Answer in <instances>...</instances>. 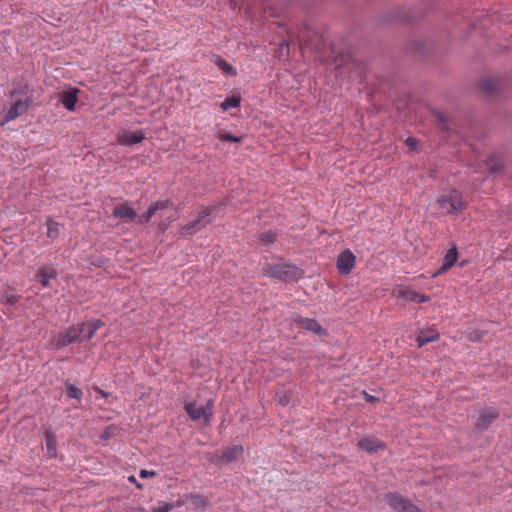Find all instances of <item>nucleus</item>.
<instances>
[{"label":"nucleus","instance_id":"15","mask_svg":"<svg viewBox=\"0 0 512 512\" xmlns=\"http://www.w3.org/2000/svg\"><path fill=\"white\" fill-rule=\"evenodd\" d=\"M457 259H458L457 248L456 247L450 248L444 256L442 266L436 273H434L433 276L435 277V276H438V275L446 272L448 269H450L451 267L454 266Z\"/></svg>","mask_w":512,"mask_h":512},{"label":"nucleus","instance_id":"41","mask_svg":"<svg viewBox=\"0 0 512 512\" xmlns=\"http://www.w3.org/2000/svg\"><path fill=\"white\" fill-rule=\"evenodd\" d=\"M438 120L444 122V117L442 114H437Z\"/></svg>","mask_w":512,"mask_h":512},{"label":"nucleus","instance_id":"13","mask_svg":"<svg viewBox=\"0 0 512 512\" xmlns=\"http://www.w3.org/2000/svg\"><path fill=\"white\" fill-rule=\"evenodd\" d=\"M58 276V272L53 267H42L40 268L36 275L35 279L39 281L43 287L50 286V280L56 279Z\"/></svg>","mask_w":512,"mask_h":512},{"label":"nucleus","instance_id":"4","mask_svg":"<svg viewBox=\"0 0 512 512\" xmlns=\"http://www.w3.org/2000/svg\"><path fill=\"white\" fill-rule=\"evenodd\" d=\"M384 500L395 512H423L408 498L402 497L397 493H387L384 496Z\"/></svg>","mask_w":512,"mask_h":512},{"label":"nucleus","instance_id":"35","mask_svg":"<svg viewBox=\"0 0 512 512\" xmlns=\"http://www.w3.org/2000/svg\"><path fill=\"white\" fill-rule=\"evenodd\" d=\"M151 218H152V215L148 214V212L145 211L143 214H141L139 216L138 222L141 224L148 223Z\"/></svg>","mask_w":512,"mask_h":512},{"label":"nucleus","instance_id":"16","mask_svg":"<svg viewBox=\"0 0 512 512\" xmlns=\"http://www.w3.org/2000/svg\"><path fill=\"white\" fill-rule=\"evenodd\" d=\"M438 338V331L435 328L431 327L425 330H421L416 337V342L418 344V347H422L430 342L438 340Z\"/></svg>","mask_w":512,"mask_h":512},{"label":"nucleus","instance_id":"43","mask_svg":"<svg viewBox=\"0 0 512 512\" xmlns=\"http://www.w3.org/2000/svg\"><path fill=\"white\" fill-rule=\"evenodd\" d=\"M103 396H105V392H103L102 390H98Z\"/></svg>","mask_w":512,"mask_h":512},{"label":"nucleus","instance_id":"3","mask_svg":"<svg viewBox=\"0 0 512 512\" xmlns=\"http://www.w3.org/2000/svg\"><path fill=\"white\" fill-rule=\"evenodd\" d=\"M185 411L188 416L194 420H203L205 424H209L213 417V400H208L205 406L198 407L196 402H188L185 404Z\"/></svg>","mask_w":512,"mask_h":512},{"label":"nucleus","instance_id":"32","mask_svg":"<svg viewBox=\"0 0 512 512\" xmlns=\"http://www.w3.org/2000/svg\"><path fill=\"white\" fill-rule=\"evenodd\" d=\"M219 139L222 141H229V142H240L241 141L240 137L234 136L229 133L220 134Z\"/></svg>","mask_w":512,"mask_h":512},{"label":"nucleus","instance_id":"42","mask_svg":"<svg viewBox=\"0 0 512 512\" xmlns=\"http://www.w3.org/2000/svg\"><path fill=\"white\" fill-rule=\"evenodd\" d=\"M498 169H499V166H491V167H490V170H491L492 172H495V171H497Z\"/></svg>","mask_w":512,"mask_h":512},{"label":"nucleus","instance_id":"40","mask_svg":"<svg viewBox=\"0 0 512 512\" xmlns=\"http://www.w3.org/2000/svg\"><path fill=\"white\" fill-rule=\"evenodd\" d=\"M146 211L148 212V214H150L152 216L155 215L156 210H155V207H154L153 203H151L149 205V207H148V209Z\"/></svg>","mask_w":512,"mask_h":512},{"label":"nucleus","instance_id":"7","mask_svg":"<svg viewBox=\"0 0 512 512\" xmlns=\"http://www.w3.org/2000/svg\"><path fill=\"white\" fill-rule=\"evenodd\" d=\"M356 257L351 250L342 251L337 258V269L342 275H348L354 268Z\"/></svg>","mask_w":512,"mask_h":512},{"label":"nucleus","instance_id":"11","mask_svg":"<svg viewBox=\"0 0 512 512\" xmlns=\"http://www.w3.org/2000/svg\"><path fill=\"white\" fill-rule=\"evenodd\" d=\"M294 323L300 326L301 328L307 331H311L317 335L325 334V330L315 319L298 316L294 319Z\"/></svg>","mask_w":512,"mask_h":512},{"label":"nucleus","instance_id":"30","mask_svg":"<svg viewBox=\"0 0 512 512\" xmlns=\"http://www.w3.org/2000/svg\"><path fill=\"white\" fill-rule=\"evenodd\" d=\"M483 336L484 332L474 330L468 333L467 338L471 342H479L482 340Z\"/></svg>","mask_w":512,"mask_h":512},{"label":"nucleus","instance_id":"12","mask_svg":"<svg viewBox=\"0 0 512 512\" xmlns=\"http://www.w3.org/2000/svg\"><path fill=\"white\" fill-rule=\"evenodd\" d=\"M112 215L115 218L123 220H133L136 218V211L130 206L129 202L125 201L113 209Z\"/></svg>","mask_w":512,"mask_h":512},{"label":"nucleus","instance_id":"21","mask_svg":"<svg viewBox=\"0 0 512 512\" xmlns=\"http://www.w3.org/2000/svg\"><path fill=\"white\" fill-rule=\"evenodd\" d=\"M244 449L241 445H234L232 447H228L223 451L222 458L226 462H232L237 459L243 453Z\"/></svg>","mask_w":512,"mask_h":512},{"label":"nucleus","instance_id":"24","mask_svg":"<svg viewBox=\"0 0 512 512\" xmlns=\"http://www.w3.org/2000/svg\"><path fill=\"white\" fill-rule=\"evenodd\" d=\"M240 101H241L240 96L233 95V96L227 97L221 103V108L224 111L229 110L230 108H236L240 105Z\"/></svg>","mask_w":512,"mask_h":512},{"label":"nucleus","instance_id":"33","mask_svg":"<svg viewBox=\"0 0 512 512\" xmlns=\"http://www.w3.org/2000/svg\"><path fill=\"white\" fill-rule=\"evenodd\" d=\"M173 508V505L160 503L159 507L153 508L152 512H169Z\"/></svg>","mask_w":512,"mask_h":512},{"label":"nucleus","instance_id":"26","mask_svg":"<svg viewBox=\"0 0 512 512\" xmlns=\"http://www.w3.org/2000/svg\"><path fill=\"white\" fill-rule=\"evenodd\" d=\"M216 64L222 71L229 75L235 76L237 74L233 66H231L229 63H227L225 60L219 57L217 58Z\"/></svg>","mask_w":512,"mask_h":512},{"label":"nucleus","instance_id":"10","mask_svg":"<svg viewBox=\"0 0 512 512\" xmlns=\"http://www.w3.org/2000/svg\"><path fill=\"white\" fill-rule=\"evenodd\" d=\"M499 412L494 408H487L483 410L476 421V428L479 430H487L490 424L497 419Z\"/></svg>","mask_w":512,"mask_h":512},{"label":"nucleus","instance_id":"5","mask_svg":"<svg viewBox=\"0 0 512 512\" xmlns=\"http://www.w3.org/2000/svg\"><path fill=\"white\" fill-rule=\"evenodd\" d=\"M81 330L78 325H73L60 331L53 338V344L56 348H63L75 342H80Z\"/></svg>","mask_w":512,"mask_h":512},{"label":"nucleus","instance_id":"36","mask_svg":"<svg viewBox=\"0 0 512 512\" xmlns=\"http://www.w3.org/2000/svg\"><path fill=\"white\" fill-rule=\"evenodd\" d=\"M482 87L485 91L487 92H492L493 88H494V82L493 81H484L482 83Z\"/></svg>","mask_w":512,"mask_h":512},{"label":"nucleus","instance_id":"14","mask_svg":"<svg viewBox=\"0 0 512 512\" xmlns=\"http://www.w3.org/2000/svg\"><path fill=\"white\" fill-rule=\"evenodd\" d=\"M398 296L404 298L407 301L414 303H424L430 300V298L424 294H421L409 287L401 288L398 292Z\"/></svg>","mask_w":512,"mask_h":512},{"label":"nucleus","instance_id":"19","mask_svg":"<svg viewBox=\"0 0 512 512\" xmlns=\"http://www.w3.org/2000/svg\"><path fill=\"white\" fill-rule=\"evenodd\" d=\"M77 93V89H72L61 94V103L67 110L73 111L75 109L78 101Z\"/></svg>","mask_w":512,"mask_h":512},{"label":"nucleus","instance_id":"34","mask_svg":"<svg viewBox=\"0 0 512 512\" xmlns=\"http://www.w3.org/2000/svg\"><path fill=\"white\" fill-rule=\"evenodd\" d=\"M405 144L409 147V149L414 150V149H416V147L418 145V141L414 137H408L405 140Z\"/></svg>","mask_w":512,"mask_h":512},{"label":"nucleus","instance_id":"27","mask_svg":"<svg viewBox=\"0 0 512 512\" xmlns=\"http://www.w3.org/2000/svg\"><path fill=\"white\" fill-rule=\"evenodd\" d=\"M276 239V233L273 231H267L261 234L260 240L263 245H269L273 243Z\"/></svg>","mask_w":512,"mask_h":512},{"label":"nucleus","instance_id":"38","mask_svg":"<svg viewBox=\"0 0 512 512\" xmlns=\"http://www.w3.org/2000/svg\"><path fill=\"white\" fill-rule=\"evenodd\" d=\"M363 394H364L365 400H366L367 402L372 403V402H374V401H376V400H377V397L372 396V395L368 394V393H367V392H365V391L363 392Z\"/></svg>","mask_w":512,"mask_h":512},{"label":"nucleus","instance_id":"22","mask_svg":"<svg viewBox=\"0 0 512 512\" xmlns=\"http://www.w3.org/2000/svg\"><path fill=\"white\" fill-rule=\"evenodd\" d=\"M204 226L205 223H202L198 218L195 220H191L182 227L181 235H192L195 231L201 229Z\"/></svg>","mask_w":512,"mask_h":512},{"label":"nucleus","instance_id":"29","mask_svg":"<svg viewBox=\"0 0 512 512\" xmlns=\"http://www.w3.org/2000/svg\"><path fill=\"white\" fill-rule=\"evenodd\" d=\"M214 210V207L212 206H203L201 207L199 213H198V219H200V221L202 223H204V220L210 216V214L213 212ZM208 221L205 222V224L207 223Z\"/></svg>","mask_w":512,"mask_h":512},{"label":"nucleus","instance_id":"8","mask_svg":"<svg viewBox=\"0 0 512 512\" xmlns=\"http://www.w3.org/2000/svg\"><path fill=\"white\" fill-rule=\"evenodd\" d=\"M116 138L117 142L120 145L132 146L134 144L142 142L146 138V136L142 130H138L136 132L131 133L127 130L122 129L117 133Z\"/></svg>","mask_w":512,"mask_h":512},{"label":"nucleus","instance_id":"25","mask_svg":"<svg viewBox=\"0 0 512 512\" xmlns=\"http://www.w3.org/2000/svg\"><path fill=\"white\" fill-rule=\"evenodd\" d=\"M20 299L19 295L9 294V293H0V303L5 305H14Z\"/></svg>","mask_w":512,"mask_h":512},{"label":"nucleus","instance_id":"23","mask_svg":"<svg viewBox=\"0 0 512 512\" xmlns=\"http://www.w3.org/2000/svg\"><path fill=\"white\" fill-rule=\"evenodd\" d=\"M46 225H47V232H46L47 237L52 240L56 239L60 234V224L58 222H55L51 218H48Z\"/></svg>","mask_w":512,"mask_h":512},{"label":"nucleus","instance_id":"9","mask_svg":"<svg viewBox=\"0 0 512 512\" xmlns=\"http://www.w3.org/2000/svg\"><path fill=\"white\" fill-rule=\"evenodd\" d=\"M79 330H81L80 342L90 340L96 333L98 329L103 326V322L101 320L88 321L78 324Z\"/></svg>","mask_w":512,"mask_h":512},{"label":"nucleus","instance_id":"37","mask_svg":"<svg viewBox=\"0 0 512 512\" xmlns=\"http://www.w3.org/2000/svg\"><path fill=\"white\" fill-rule=\"evenodd\" d=\"M156 473L154 471L141 470L139 476L141 478H147L149 476H155Z\"/></svg>","mask_w":512,"mask_h":512},{"label":"nucleus","instance_id":"39","mask_svg":"<svg viewBox=\"0 0 512 512\" xmlns=\"http://www.w3.org/2000/svg\"><path fill=\"white\" fill-rule=\"evenodd\" d=\"M185 503H188V501H186V495H184L183 498L179 499L176 501V504L175 506L176 507H181L182 505H184Z\"/></svg>","mask_w":512,"mask_h":512},{"label":"nucleus","instance_id":"17","mask_svg":"<svg viewBox=\"0 0 512 512\" xmlns=\"http://www.w3.org/2000/svg\"><path fill=\"white\" fill-rule=\"evenodd\" d=\"M358 446L369 453L376 452L378 450H383L385 448V445L383 442L372 439L369 437H364L359 440Z\"/></svg>","mask_w":512,"mask_h":512},{"label":"nucleus","instance_id":"20","mask_svg":"<svg viewBox=\"0 0 512 512\" xmlns=\"http://www.w3.org/2000/svg\"><path fill=\"white\" fill-rule=\"evenodd\" d=\"M186 501L191 503L195 509H205L209 505L208 499L200 494H186Z\"/></svg>","mask_w":512,"mask_h":512},{"label":"nucleus","instance_id":"28","mask_svg":"<svg viewBox=\"0 0 512 512\" xmlns=\"http://www.w3.org/2000/svg\"><path fill=\"white\" fill-rule=\"evenodd\" d=\"M67 395L70 398H75L77 400H80L83 392L80 388L74 386V385H68L67 387Z\"/></svg>","mask_w":512,"mask_h":512},{"label":"nucleus","instance_id":"2","mask_svg":"<svg viewBox=\"0 0 512 512\" xmlns=\"http://www.w3.org/2000/svg\"><path fill=\"white\" fill-rule=\"evenodd\" d=\"M437 206L444 215L458 214L465 209L466 204L463 201L459 191L452 189L443 193L437 200Z\"/></svg>","mask_w":512,"mask_h":512},{"label":"nucleus","instance_id":"31","mask_svg":"<svg viewBox=\"0 0 512 512\" xmlns=\"http://www.w3.org/2000/svg\"><path fill=\"white\" fill-rule=\"evenodd\" d=\"M153 205H154L155 210L157 212L159 210H163V209L168 208L171 205V201L168 200V199L167 200H158L156 202H153Z\"/></svg>","mask_w":512,"mask_h":512},{"label":"nucleus","instance_id":"18","mask_svg":"<svg viewBox=\"0 0 512 512\" xmlns=\"http://www.w3.org/2000/svg\"><path fill=\"white\" fill-rule=\"evenodd\" d=\"M44 438L48 457L55 458L57 456V439L55 433L51 429H48L44 433Z\"/></svg>","mask_w":512,"mask_h":512},{"label":"nucleus","instance_id":"6","mask_svg":"<svg viewBox=\"0 0 512 512\" xmlns=\"http://www.w3.org/2000/svg\"><path fill=\"white\" fill-rule=\"evenodd\" d=\"M31 103L32 99L30 97H27L25 100H16L6 112L5 116L0 119V125L4 126L25 114L31 106Z\"/></svg>","mask_w":512,"mask_h":512},{"label":"nucleus","instance_id":"1","mask_svg":"<svg viewBox=\"0 0 512 512\" xmlns=\"http://www.w3.org/2000/svg\"><path fill=\"white\" fill-rule=\"evenodd\" d=\"M264 275L284 282H291L302 277L303 270L291 263H275L267 265Z\"/></svg>","mask_w":512,"mask_h":512}]
</instances>
